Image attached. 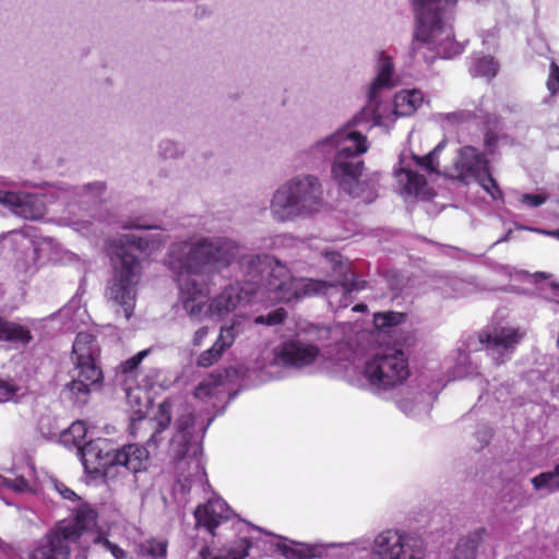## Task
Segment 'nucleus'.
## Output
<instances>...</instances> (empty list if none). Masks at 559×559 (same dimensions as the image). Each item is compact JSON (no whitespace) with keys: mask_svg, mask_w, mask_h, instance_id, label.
Segmentation results:
<instances>
[{"mask_svg":"<svg viewBox=\"0 0 559 559\" xmlns=\"http://www.w3.org/2000/svg\"><path fill=\"white\" fill-rule=\"evenodd\" d=\"M324 206L323 189L313 175L295 176L274 192L270 211L274 221L293 222L310 217Z\"/></svg>","mask_w":559,"mask_h":559,"instance_id":"1a4fd4ad","label":"nucleus"},{"mask_svg":"<svg viewBox=\"0 0 559 559\" xmlns=\"http://www.w3.org/2000/svg\"><path fill=\"white\" fill-rule=\"evenodd\" d=\"M394 85L393 60L381 51L377 60V74L368 87L367 105L336 131L304 152L306 164L310 166H319L331 159V177L338 188L365 203L377 199L379 179L378 174L361 179L365 168L361 156L369 148L364 131L371 126V120L377 123L381 93L392 90Z\"/></svg>","mask_w":559,"mask_h":559,"instance_id":"f257e3e1","label":"nucleus"},{"mask_svg":"<svg viewBox=\"0 0 559 559\" xmlns=\"http://www.w3.org/2000/svg\"><path fill=\"white\" fill-rule=\"evenodd\" d=\"M0 487L24 492L28 489V481L23 476H16L11 472L10 476L0 475Z\"/></svg>","mask_w":559,"mask_h":559,"instance_id":"ea45409f","label":"nucleus"},{"mask_svg":"<svg viewBox=\"0 0 559 559\" xmlns=\"http://www.w3.org/2000/svg\"><path fill=\"white\" fill-rule=\"evenodd\" d=\"M99 346L94 335L79 332L72 346L74 373L64 393L75 405H85L93 391L100 388L104 374L98 365Z\"/></svg>","mask_w":559,"mask_h":559,"instance_id":"9b49d317","label":"nucleus"},{"mask_svg":"<svg viewBox=\"0 0 559 559\" xmlns=\"http://www.w3.org/2000/svg\"><path fill=\"white\" fill-rule=\"evenodd\" d=\"M105 183L95 181L81 187H59L56 200H68L67 211L73 229L86 234L91 230L92 221L97 205L102 201Z\"/></svg>","mask_w":559,"mask_h":559,"instance_id":"4468645a","label":"nucleus"},{"mask_svg":"<svg viewBox=\"0 0 559 559\" xmlns=\"http://www.w3.org/2000/svg\"><path fill=\"white\" fill-rule=\"evenodd\" d=\"M488 536L486 528L479 527L459 539L450 559H475L476 551Z\"/></svg>","mask_w":559,"mask_h":559,"instance_id":"bb28decb","label":"nucleus"},{"mask_svg":"<svg viewBox=\"0 0 559 559\" xmlns=\"http://www.w3.org/2000/svg\"><path fill=\"white\" fill-rule=\"evenodd\" d=\"M126 229H136V230H151V229H158L159 227L156 225H147V224H141L138 219L131 222L130 224L123 226Z\"/></svg>","mask_w":559,"mask_h":559,"instance_id":"603ef678","label":"nucleus"},{"mask_svg":"<svg viewBox=\"0 0 559 559\" xmlns=\"http://www.w3.org/2000/svg\"><path fill=\"white\" fill-rule=\"evenodd\" d=\"M409 377L408 359L403 350L386 348L369 357L355 374L346 373L347 382L385 397Z\"/></svg>","mask_w":559,"mask_h":559,"instance_id":"9d476101","label":"nucleus"},{"mask_svg":"<svg viewBox=\"0 0 559 559\" xmlns=\"http://www.w3.org/2000/svg\"><path fill=\"white\" fill-rule=\"evenodd\" d=\"M499 66L491 56H474L469 64V72L473 76L493 79L498 73Z\"/></svg>","mask_w":559,"mask_h":559,"instance_id":"2f4dec72","label":"nucleus"},{"mask_svg":"<svg viewBox=\"0 0 559 559\" xmlns=\"http://www.w3.org/2000/svg\"><path fill=\"white\" fill-rule=\"evenodd\" d=\"M158 150H159V154L164 158H175L181 152L179 145L176 142L170 141V140L162 141L159 143Z\"/></svg>","mask_w":559,"mask_h":559,"instance_id":"37998d69","label":"nucleus"},{"mask_svg":"<svg viewBox=\"0 0 559 559\" xmlns=\"http://www.w3.org/2000/svg\"><path fill=\"white\" fill-rule=\"evenodd\" d=\"M194 416L192 412L182 414L176 423V433L170 440L169 451L173 456L178 479L175 489L186 495L193 486L209 485L202 462V438L213 418L202 427L201 436L194 435Z\"/></svg>","mask_w":559,"mask_h":559,"instance_id":"6e6552de","label":"nucleus"},{"mask_svg":"<svg viewBox=\"0 0 559 559\" xmlns=\"http://www.w3.org/2000/svg\"><path fill=\"white\" fill-rule=\"evenodd\" d=\"M55 488L63 499L70 501H76L79 499V496L62 483H56Z\"/></svg>","mask_w":559,"mask_h":559,"instance_id":"de8ad7c7","label":"nucleus"},{"mask_svg":"<svg viewBox=\"0 0 559 559\" xmlns=\"http://www.w3.org/2000/svg\"><path fill=\"white\" fill-rule=\"evenodd\" d=\"M241 325L242 320L238 317L234 318L230 324L222 325L214 344L198 356L197 366L209 368L215 365L222 358L223 354L231 347L236 337L242 331Z\"/></svg>","mask_w":559,"mask_h":559,"instance_id":"412c9836","label":"nucleus"},{"mask_svg":"<svg viewBox=\"0 0 559 559\" xmlns=\"http://www.w3.org/2000/svg\"><path fill=\"white\" fill-rule=\"evenodd\" d=\"M424 102V95L419 90H403L394 96V114L400 117L413 115Z\"/></svg>","mask_w":559,"mask_h":559,"instance_id":"cd10ccee","label":"nucleus"},{"mask_svg":"<svg viewBox=\"0 0 559 559\" xmlns=\"http://www.w3.org/2000/svg\"><path fill=\"white\" fill-rule=\"evenodd\" d=\"M475 437L479 442V449H483L490 442L492 437L491 429L487 425H480L475 432Z\"/></svg>","mask_w":559,"mask_h":559,"instance_id":"49530a36","label":"nucleus"},{"mask_svg":"<svg viewBox=\"0 0 559 559\" xmlns=\"http://www.w3.org/2000/svg\"><path fill=\"white\" fill-rule=\"evenodd\" d=\"M401 190L408 195H418L427 186L426 178L409 167H400L394 170Z\"/></svg>","mask_w":559,"mask_h":559,"instance_id":"c85d7f7f","label":"nucleus"},{"mask_svg":"<svg viewBox=\"0 0 559 559\" xmlns=\"http://www.w3.org/2000/svg\"><path fill=\"white\" fill-rule=\"evenodd\" d=\"M163 242L162 234H123L111 246L114 273L106 294L109 300L122 308L126 320L132 317L135 305V286L141 274L138 253L155 249Z\"/></svg>","mask_w":559,"mask_h":559,"instance_id":"0eeeda50","label":"nucleus"},{"mask_svg":"<svg viewBox=\"0 0 559 559\" xmlns=\"http://www.w3.org/2000/svg\"><path fill=\"white\" fill-rule=\"evenodd\" d=\"M287 318V311L284 308H276L265 314H259L253 318L257 325L275 326L282 324Z\"/></svg>","mask_w":559,"mask_h":559,"instance_id":"58836bf2","label":"nucleus"},{"mask_svg":"<svg viewBox=\"0 0 559 559\" xmlns=\"http://www.w3.org/2000/svg\"><path fill=\"white\" fill-rule=\"evenodd\" d=\"M112 453V449L106 439L90 440L78 448L76 455L82 463L85 472L102 471L105 477V469L110 466L107 462L108 456Z\"/></svg>","mask_w":559,"mask_h":559,"instance_id":"5701e85b","label":"nucleus"},{"mask_svg":"<svg viewBox=\"0 0 559 559\" xmlns=\"http://www.w3.org/2000/svg\"><path fill=\"white\" fill-rule=\"evenodd\" d=\"M148 353H150V349H143V350L136 353L135 355H133L132 357H130L129 359H127L126 361L121 362V365H120L121 372L122 373L133 372L140 366V364L143 361V359L148 355Z\"/></svg>","mask_w":559,"mask_h":559,"instance_id":"79ce46f5","label":"nucleus"},{"mask_svg":"<svg viewBox=\"0 0 559 559\" xmlns=\"http://www.w3.org/2000/svg\"><path fill=\"white\" fill-rule=\"evenodd\" d=\"M445 141H441L437 146L430 151L427 155L420 157L417 155H413V159L421 170L428 174H437L439 166V153L444 148Z\"/></svg>","mask_w":559,"mask_h":559,"instance_id":"f704fd0d","label":"nucleus"},{"mask_svg":"<svg viewBox=\"0 0 559 559\" xmlns=\"http://www.w3.org/2000/svg\"><path fill=\"white\" fill-rule=\"evenodd\" d=\"M457 0H412L416 27L411 52L416 61L431 64L437 58L450 59L463 52L455 41L452 21Z\"/></svg>","mask_w":559,"mask_h":559,"instance_id":"20e7f679","label":"nucleus"},{"mask_svg":"<svg viewBox=\"0 0 559 559\" xmlns=\"http://www.w3.org/2000/svg\"><path fill=\"white\" fill-rule=\"evenodd\" d=\"M390 285H391L393 290H402L403 289L402 285H400L399 283L394 284L393 281H390Z\"/></svg>","mask_w":559,"mask_h":559,"instance_id":"bf43d9fd","label":"nucleus"},{"mask_svg":"<svg viewBox=\"0 0 559 559\" xmlns=\"http://www.w3.org/2000/svg\"><path fill=\"white\" fill-rule=\"evenodd\" d=\"M93 544L100 546L106 551H109L115 559H124L126 558V551L117 544L111 543L102 533H97L94 535Z\"/></svg>","mask_w":559,"mask_h":559,"instance_id":"a19ab883","label":"nucleus"},{"mask_svg":"<svg viewBox=\"0 0 559 559\" xmlns=\"http://www.w3.org/2000/svg\"><path fill=\"white\" fill-rule=\"evenodd\" d=\"M554 469H555V474H557L559 477V462L554 466Z\"/></svg>","mask_w":559,"mask_h":559,"instance_id":"e2e57ef3","label":"nucleus"},{"mask_svg":"<svg viewBox=\"0 0 559 559\" xmlns=\"http://www.w3.org/2000/svg\"><path fill=\"white\" fill-rule=\"evenodd\" d=\"M525 331L514 326H500L479 333H465L455 350L444 360L451 379L475 378L480 374L477 353L486 350L496 365L510 360Z\"/></svg>","mask_w":559,"mask_h":559,"instance_id":"39448f33","label":"nucleus"},{"mask_svg":"<svg viewBox=\"0 0 559 559\" xmlns=\"http://www.w3.org/2000/svg\"><path fill=\"white\" fill-rule=\"evenodd\" d=\"M489 167V160L484 153L473 146H463L459 150L453 164L451 177L463 181H475Z\"/></svg>","mask_w":559,"mask_h":559,"instance_id":"aec40b11","label":"nucleus"},{"mask_svg":"<svg viewBox=\"0 0 559 559\" xmlns=\"http://www.w3.org/2000/svg\"><path fill=\"white\" fill-rule=\"evenodd\" d=\"M209 335V328L207 326H202L200 329H198L195 332H194V335L192 337V345L194 347H200L204 340L206 338V336Z\"/></svg>","mask_w":559,"mask_h":559,"instance_id":"8fccbe9b","label":"nucleus"},{"mask_svg":"<svg viewBox=\"0 0 559 559\" xmlns=\"http://www.w3.org/2000/svg\"><path fill=\"white\" fill-rule=\"evenodd\" d=\"M367 310V305L360 302L353 307V311L355 312H365Z\"/></svg>","mask_w":559,"mask_h":559,"instance_id":"4d7b16f0","label":"nucleus"},{"mask_svg":"<svg viewBox=\"0 0 559 559\" xmlns=\"http://www.w3.org/2000/svg\"><path fill=\"white\" fill-rule=\"evenodd\" d=\"M148 448L147 443L146 447L129 443L121 448L112 449V453L107 459V462H110V466L105 469V483L109 487L116 486L120 483V478L145 471L150 461ZM151 448H154V445Z\"/></svg>","mask_w":559,"mask_h":559,"instance_id":"f3484780","label":"nucleus"},{"mask_svg":"<svg viewBox=\"0 0 559 559\" xmlns=\"http://www.w3.org/2000/svg\"><path fill=\"white\" fill-rule=\"evenodd\" d=\"M511 234H512V230H508L502 237H500L499 239H497L492 246H496L498 243H501V242H504V241H508L511 237Z\"/></svg>","mask_w":559,"mask_h":559,"instance_id":"6e6d98bb","label":"nucleus"},{"mask_svg":"<svg viewBox=\"0 0 559 559\" xmlns=\"http://www.w3.org/2000/svg\"><path fill=\"white\" fill-rule=\"evenodd\" d=\"M16 392L14 385L0 381V402L9 400Z\"/></svg>","mask_w":559,"mask_h":559,"instance_id":"09e8293b","label":"nucleus"},{"mask_svg":"<svg viewBox=\"0 0 559 559\" xmlns=\"http://www.w3.org/2000/svg\"><path fill=\"white\" fill-rule=\"evenodd\" d=\"M258 302L254 299V289L251 286H241L239 283L228 285L215 296L207 311L212 317H224L234 311L238 306Z\"/></svg>","mask_w":559,"mask_h":559,"instance_id":"6ab92c4d","label":"nucleus"},{"mask_svg":"<svg viewBox=\"0 0 559 559\" xmlns=\"http://www.w3.org/2000/svg\"><path fill=\"white\" fill-rule=\"evenodd\" d=\"M126 399L127 403L131 408L130 416V429L133 432L136 429V425L144 423L153 429V432L147 440L148 447L158 445L163 440L162 433L163 431L170 425L171 423V402L166 400L158 405V412L154 418H145V414L150 406V395L143 389L129 388L126 390Z\"/></svg>","mask_w":559,"mask_h":559,"instance_id":"2eb2a0df","label":"nucleus"},{"mask_svg":"<svg viewBox=\"0 0 559 559\" xmlns=\"http://www.w3.org/2000/svg\"><path fill=\"white\" fill-rule=\"evenodd\" d=\"M436 399L435 390L407 386L406 392L396 400V405L406 416L420 418L429 414Z\"/></svg>","mask_w":559,"mask_h":559,"instance_id":"b1692460","label":"nucleus"},{"mask_svg":"<svg viewBox=\"0 0 559 559\" xmlns=\"http://www.w3.org/2000/svg\"><path fill=\"white\" fill-rule=\"evenodd\" d=\"M531 484L536 491H545L548 495L559 491V477L554 468L532 477Z\"/></svg>","mask_w":559,"mask_h":559,"instance_id":"473e14b6","label":"nucleus"},{"mask_svg":"<svg viewBox=\"0 0 559 559\" xmlns=\"http://www.w3.org/2000/svg\"><path fill=\"white\" fill-rule=\"evenodd\" d=\"M547 88L551 94H556L559 91V67L555 62L550 64Z\"/></svg>","mask_w":559,"mask_h":559,"instance_id":"a18cd8bd","label":"nucleus"},{"mask_svg":"<svg viewBox=\"0 0 559 559\" xmlns=\"http://www.w3.org/2000/svg\"><path fill=\"white\" fill-rule=\"evenodd\" d=\"M13 185H14V183H13V181H11V180H7V179H2V180H1V186H2L3 188H11V187H13Z\"/></svg>","mask_w":559,"mask_h":559,"instance_id":"13d9d810","label":"nucleus"},{"mask_svg":"<svg viewBox=\"0 0 559 559\" xmlns=\"http://www.w3.org/2000/svg\"><path fill=\"white\" fill-rule=\"evenodd\" d=\"M478 182L481 188L493 199V200H502L503 193L497 182V180L492 177L490 167H488L483 174L475 180Z\"/></svg>","mask_w":559,"mask_h":559,"instance_id":"4c0bfd02","label":"nucleus"},{"mask_svg":"<svg viewBox=\"0 0 559 559\" xmlns=\"http://www.w3.org/2000/svg\"><path fill=\"white\" fill-rule=\"evenodd\" d=\"M200 10H201V8H200V7H198L197 12H195V15L203 16V15L205 14V11H204V10H202V11L200 12Z\"/></svg>","mask_w":559,"mask_h":559,"instance_id":"680f3d73","label":"nucleus"},{"mask_svg":"<svg viewBox=\"0 0 559 559\" xmlns=\"http://www.w3.org/2000/svg\"><path fill=\"white\" fill-rule=\"evenodd\" d=\"M405 313L386 311L373 314V323L378 330H386L400 325L405 321Z\"/></svg>","mask_w":559,"mask_h":559,"instance_id":"c9c22d12","label":"nucleus"},{"mask_svg":"<svg viewBox=\"0 0 559 559\" xmlns=\"http://www.w3.org/2000/svg\"><path fill=\"white\" fill-rule=\"evenodd\" d=\"M223 381L224 376L222 373L212 376L210 380H204L197 385L194 389V396L197 399L204 400L217 394L218 386L223 383Z\"/></svg>","mask_w":559,"mask_h":559,"instance_id":"e433bc0d","label":"nucleus"},{"mask_svg":"<svg viewBox=\"0 0 559 559\" xmlns=\"http://www.w3.org/2000/svg\"><path fill=\"white\" fill-rule=\"evenodd\" d=\"M320 355L317 344L297 335L283 341L273 349V362L284 369L299 371L313 365Z\"/></svg>","mask_w":559,"mask_h":559,"instance_id":"a211bd4d","label":"nucleus"},{"mask_svg":"<svg viewBox=\"0 0 559 559\" xmlns=\"http://www.w3.org/2000/svg\"><path fill=\"white\" fill-rule=\"evenodd\" d=\"M38 428L45 439L50 441L55 440L69 450L75 449L76 452L78 448L81 447L87 433L86 424L83 420H76L72 423L70 427L63 429L61 432L52 429H48L46 431L45 419L39 421Z\"/></svg>","mask_w":559,"mask_h":559,"instance_id":"393cba45","label":"nucleus"},{"mask_svg":"<svg viewBox=\"0 0 559 559\" xmlns=\"http://www.w3.org/2000/svg\"><path fill=\"white\" fill-rule=\"evenodd\" d=\"M168 542L165 538L152 537L140 545V552L148 559H166Z\"/></svg>","mask_w":559,"mask_h":559,"instance_id":"72a5a7b5","label":"nucleus"},{"mask_svg":"<svg viewBox=\"0 0 559 559\" xmlns=\"http://www.w3.org/2000/svg\"><path fill=\"white\" fill-rule=\"evenodd\" d=\"M490 102L487 97H481L479 105L476 107L474 111L471 110H459L454 112L441 114L440 117L443 121H448L452 124H460L469 121L471 119H480L486 121L489 119L490 107L488 103Z\"/></svg>","mask_w":559,"mask_h":559,"instance_id":"c756f323","label":"nucleus"},{"mask_svg":"<svg viewBox=\"0 0 559 559\" xmlns=\"http://www.w3.org/2000/svg\"><path fill=\"white\" fill-rule=\"evenodd\" d=\"M278 551L286 559H314L321 558L330 548H342L353 556L358 551H368L372 546L381 559H424V542L414 536L402 535L397 531L386 530L377 535L373 544L369 538H359L348 543L306 544L287 540L277 536Z\"/></svg>","mask_w":559,"mask_h":559,"instance_id":"423d86ee","label":"nucleus"},{"mask_svg":"<svg viewBox=\"0 0 559 559\" xmlns=\"http://www.w3.org/2000/svg\"><path fill=\"white\" fill-rule=\"evenodd\" d=\"M96 513L91 509H80L72 519L58 523L37 540L27 555V559H69L71 543L96 525Z\"/></svg>","mask_w":559,"mask_h":559,"instance_id":"ddd939ff","label":"nucleus"},{"mask_svg":"<svg viewBox=\"0 0 559 559\" xmlns=\"http://www.w3.org/2000/svg\"><path fill=\"white\" fill-rule=\"evenodd\" d=\"M238 253L237 242L223 237L171 246L169 267L176 273L182 307L191 319H200L206 306V273L227 267Z\"/></svg>","mask_w":559,"mask_h":559,"instance_id":"7ed1b4c3","label":"nucleus"},{"mask_svg":"<svg viewBox=\"0 0 559 559\" xmlns=\"http://www.w3.org/2000/svg\"><path fill=\"white\" fill-rule=\"evenodd\" d=\"M74 309H75V311H76V312H80V311H81V312H82V314H85V313H86V310H85V309H81V307L79 306V301H78L75 298H73V299H72V300H71V301H70V302H69V304H68V305L62 309V314H63L64 317H69V316H70V312H71L72 310H74ZM78 316H81V314H80V313H78Z\"/></svg>","mask_w":559,"mask_h":559,"instance_id":"3c124183","label":"nucleus"},{"mask_svg":"<svg viewBox=\"0 0 559 559\" xmlns=\"http://www.w3.org/2000/svg\"><path fill=\"white\" fill-rule=\"evenodd\" d=\"M321 265L332 280L293 277L289 270L277 259L267 254H245L239 260L243 273L241 286L254 289V299L276 302H293L305 297L325 295L332 299L340 295L338 307L346 308L353 301V294L366 287L352 269L336 251L324 250L321 254Z\"/></svg>","mask_w":559,"mask_h":559,"instance_id":"f03ea898","label":"nucleus"},{"mask_svg":"<svg viewBox=\"0 0 559 559\" xmlns=\"http://www.w3.org/2000/svg\"><path fill=\"white\" fill-rule=\"evenodd\" d=\"M545 234H549V235H552L555 237H557L559 239V229L557 230H554V231H550V233H547V231H544Z\"/></svg>","mask_w":559,"mask_h":559,"instance_id":"052dcab7","label":"nucleus"},{"mask_svg":"<svg viewBox=\"0 0 559 559\" xmlns=\"http://www.w3.org/2000/svg\"><path fill=\"white\" fill-rule=\"evenodd\" d=\"M233 510L222 498H213L205 503L200 504L194 510V518L198 527H203L211 535H215V530L228 521Z\"/></svg>","mask_w":559,"mask_h":559,"instance_id":"4be33fe9","label":"nucleus"},{"mask_svg":"<svg viewBox=\"0 0 559 559\" xmlns=\"http://www.w3.org/2000/svg\"><path fill=\"white\" fill-rule=\"evenodd\" d=\"M58 188L46 187L36 192L0 189V204L12 214L29 221H38L46 214V206L56 200Z\"/></svg>","mask_w":559,"mask_h":559,"instance_id":"dca6fc26","label":"nucleus"},{"mask_svg":"<svg viewBox=\"0 0 559 559\" xmlns=\"http://www.w3.org/2000/svg\"><path fill=\"white\" fill-rule=\"evenodd\" d=\"M496 143H497L496 135L491 132H487L485 134V145H486L487 150L489 151V153L493 152V147H495Z\"/></svg>","mask_w":559,"mask_h":559,"instance_id":"864d4df0","label":"nucleus"},{"mask_svg":"<svg viewBox=\"0 0 559 559\" xmlns=\"http://www.w3.org/2000/svg\"><path fill=\"white\" fill-rule=\"evenodd\" d=\"M251 546H252V543L249 537H241L228 550L226 557L215 555L207 546H204L201 548L199 556H200V559H245L249 556Z\"/></svg>","mask_w":559,"mask_h":559,"instance_id":"7c9ffc66","label":"nucleus"},{"mask_svg":"<svg viewBox=\"0 0 559 559\" xmlns=\"http://www.w3.org/2000/svg\"><path fill=\"white\" fill-rule=\"evenodd\" d=\"M481 38H483L484 45H489L490 43L495 41V34L492 32L488 31L481 35Z\"/></svg>","mask_w":559,"mask_h":559,"instance_id":"5fc2aeb1","label":"nucleus"},{"mask_svg":"<svg viewBox=\"0 0 559 559\" xmlns=\"http://www.w3.org/2000/svg\"><path fill=\"white\" fill-rule=\"evenodd\" d=\"M55 239H37L35 228L25 226L0 235V255L10 261L16 277L22 282L31 280L39 270V250L43 246L52 248Z\"/></svg>","mask_w":559,"mask_h":559,"instance_id":"f8f14e48","label":"nucleus"},{"mask_svg":"<svg viewBox=\"0 0 559 559\" xmlns=\"http://www.w3.org/2000/svg\"><path fill=\"white\" fill-rule=\"evenodd\" d=\"M520 201L531 209H536L543 205L547 201V198L543 194L523 193Z\"/></svg>","mask_w":559,"mask_h":559,"instance_id":"c03bdc74","label":"nucleus"},{"mask_svg":"<svg viewBox=\"0 0 559 559\" xmlns=\"http://www.w3.org/2000/svg\"><path fill=\"white\" fill-rule=\"evenodd\" d=\"M33 340L29 328L0 316V342L25 347Z\"/></svg>","mask_w":559,"mask_h":559,"instance_id":"a878e982","label":"nucleus"}]
</instances>
